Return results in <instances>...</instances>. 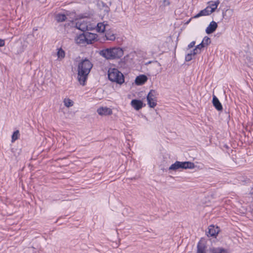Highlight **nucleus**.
Listing matches in <instances>:
<instances>
[{
	"instance_id": "obj_1",
	"label": "nucleus",
	"mask_w": 253,
	"mask_h": 253,
	"mask_svg": "<svg viewBox=\"0 0 253 253\" xmlns=\"http://www.w3.org/2000/svg\"><path fill=\"white\" fill-rule=\"evenodd\" d=\"M93 67L92 63L87 58L82 60L78 66V80L82 85H85L88 75Z\"/></svg>"
},
{
	"instance_id": "obj_2",
	"label": "nucleus",
	"mask_w": 253,
	"mask_h": 253,
	"mask_svg": "<svg viewBox=\"0 0 253 253\" xmlns=\"http://www.w3.org/2000/svg\"><path fill=\"white\" fill-rule=\"evenodd\" d=\"M100 54L107 59L119 58L124 54V51L120 47L106 48L100 51Z\"/></svg>"
},
{
	"instance_id": "obj_3",
	"label": "nucleus",
	"mask_w": 253,
	"mask_h": 253,
	"mask_svg": "<svg viewBox=\"0 0 253 253\" xmlns=\"http://www.w3.org/2000/svg\"><path fill=\"white\" fill-rule=\"evenodd\" d=\"M109 79L119 84H122L124 82V77L123 74L116 69H110L108 73Z\"/></svg>"
},
{
	"instance_id": "obj_4",
	"label": "nucleus",
	"mask_w": 253,
	"mask_h": 253,
	"mask_svg": "<svg viewBox=\"0 0 253 253\" xmlns=\"http://www.w3.org/2000/svg\"><path fill=\"white\" fill-rule=\"evenodd\" d=\"M195 167L193 163L191 162H179L176 161L172 164L169 168V170L176 171L179 169H192Z\"/></svg>"
},
{
	"instance_id": "obj_5",
	"label": "nucleus",
	"mask_w": 253,
	"mask_h": 253,
	"mask_svg": "<svg viewBox=\"0 0 253 253\" xmlns=\"http://www.w3.org/2000/svg\"><path fill=\"white\" fill-rule=\"evenodd\" d=\"M158 93L155 90L151 89L147 96V100L149 106L154 108L157 105V95Z\"/></svg>"
},
{
	"instance_id": "obj_6",
	"label": "nucleus",
	"mask_w": 253,
	"mask_h": 253,
	"mask_svg": "<svg viewBox=\"0 0 253 253\" xmlns=\"http://www.w3.org/2000/svg\"><path fill=\"white\" fill-rule=\"evenodd\" d=\"M87 34H84L80 35L76 40V42L79 44L84 43L86 42L87 44L91 43V40L87 38Z\"/></svg>"
},
{
	"instance_id": "obj_7",
	"label": "nucleus",
	"mask_w": 253,
	"mask_h": 253,
	"mask_svg": "<svg viewBox=\"0 0 253 253\" xmlns=\"http://www.w3.org/2000/svg\"><path fill=\"white\" fill-rule=\"evenodd\" d=\"M219 229L217 227H215L213 225H210L208 228V231L207 232L208 236L215 237L219 232Z\"/></svg>"
},
{
	"instance_id": "obj_8",
	"label": "nucleus",
	"mask_w": 253,
	"mask_h": 253,
	"mask_svg": "<svg viewBox=\"0 0 253 253\" xmlns=\"http://www.w3.org/2000/svg\"><path fill=\"white\" fill-rule=\"evenodd\" d=\"M213 12V10H211L210 7L207 6L206 8L201 10L196 15L194 16L195 18H198L202 16L209 15Z\"/></svg>"
},
{
	"instance_id": "obj_9",
	"label": "nucleus",
	"mask_w": 253,
	"mask_h": 253,
	"mask_svg": "<svg viewBox=\"0 0 253 253\" xmlns=\"http://www.w3.org/2000/svg\"><path fill=\"white\" fill-rule=\"evenodd\" d=\"M130 104L136 110H139L143 107V102L140 100L133 99L131 100Z\"/></svg>"
},
{
	"instance_id": "obj_10",
	"label": "nucleus",
	"mask_w": 253,
	"mask_h": 253,
	"mask_svg": "<svg viewBox=\"0 0 253 253\" xmlns=\"http://www.w3.org/2000/svg\"><path fill=\"white\" fill-rule=\"evenodd\" d=\"M206 248L205 242L201 240L197 245V253H206Z\"/></svg>"
},
{
	"instance_id": "obj_11",
	"label": "nucleus",
	"mask_w": 253,
	"mask_h": 253,
	"mask_svg": "<svg viewBox=\"0 0 253 253\" xmlns=\"http://www.w3.org/2000/svg\"><path fill=\"white\" fill-rule=\"evenodd\" d=\"M100 115H109L112 114V110L107 107H100L97 110Z\"/></svg>"
},
{
	"instance_id": "obj_12",
	"label": "nucleus",
	"mask_w": 253,
	"mask_h": 253,
	"mask_svg": "<svg viewBox=\"0 0 253 253\" xmlns=\"http://www.w3.org/2000/svg\"><path fill=\"white\" fill-rule=\"evenodd\" d=\"M217 28V23L215 22L212 21L210 23L209 26L207 28L206 32L208 34H211L215 31Z\"/></svg>"
},
{
	"instance_id": "obj_13",
	"label": "nucleus",
	"mask_w": 253,
	"mask_h": 253,
	"mask_svg": "<svg viewBox=\"0 0 253 253\" xmlns=\"http://www.w3.org/2000/svg\"><path fill=\"white\" fill-rule=\"evenodd\" d=\"M147 79L148 78L145 75H142L136 78L135 83L137 85H142L147 81Z\"/></svg>"
},
{
	"instance_id": "obj_14",
	"label": "nucleus",
	"mask_w": 253,
	"mask_h": 253,
	"mask_svg": "<svg viewBox=\"0 0 253 253\" xmlns=\"http://www.w3.org/2000/svg\"><path fill=\"white\" fill-rule=\"evenodd\" d=\"M212 103L213 105L218 111H221L222 110V106L221 103L215 95L213 96Z\"/></svg>"
},
{
	"instance_id": "obj_15",
	"label": "nucleus",
	"mask_w": 253,
	"mask_h": 253,
	"mask_svg": "<svg viewBox=\"0 0 253 253\" xmlns=\"http://www.w3.org/2000/svg\"><path fill=\"white\" fill-rule=\"evenodd\" d=\"M210 251L211 253H227L226 250L221 248H212Z\"/></svg>"
},
{
	"instance_id": "obj_16",
	"label": "nucleus",
	"mask_w": 253,
	"mask_h": 253,
	"mask_svg": "<svg viewBox=\"0 0 253 253\" xmlns=\"http://www.w3.org/2000/svg\"><path fill=\"white\" fill-rule=\"evenodd\" d=\"M107 24H104V23H98L97 25L96 30L98 32L103 33L106 29Z\"/></svg>"
},
{
	"instance_id": "obj_17",
	"label": "nucleus",
	"mask_w": 253,
	"mask_h": 253,
	"mask_svg": "<svg viewBox=\"0 0 253 253\" xmlns=\"http://www.w3.org/2000/svg\"><path fill=\"white\" fill-rule=\"evenodd\" d=\"M105 37L107 40L114 41L116 39L115 35L111 31H107L105 33Z\"/></svg>"
},
{
	"instance_id": "obj_18",
	"label": "nucleus",
	"mask_w": 253,
	"mask_h": 253,
	"mask_svg": "<svg viewBox=\"0 0 253 253\" xmlns=\"http://www.w3.org/2000/svg\"><path fill=\"white\" fill-rule=\"evenodd\" d=\"M55 19L58 22H62L67 19V16L65 14L59 13L55 16Z\"/></svg>"
},
{
	"instance_id": "obj_19",
	"label": "nucleus",
	"mask_w": 253,
	"mask_h": 253,
	"mask_svg": "<svg viewBox=\"0 0 253 253\" xmlns=\"http://www.w3.org/2000/svg\"><path fill=\"white\" fill-rule=\"evenodd\" d=\"M57 55L58 56V59L59 60H61L62 59H63L65 57V51L61 48H58V51L57 52Z\"/></svg>"
},
{
	"instance_id": "obj_20",
	"label": "nucleus",
	"mask_w": 253,
	"mask_h": 253,
	"mask_svg": "<svg viewBox=\"0 0 253 253\" xmlns=\"http://www.w3.org/2000/svg\"><path fill=\"white\" fill-rule=\"evenodd\" d=\"M76 27L82 31L87 30V26H86L84 23H80L79 22L76 23Z\"/></svg>"
},
{
	"instance_id": "obj_21",
	"label": "nucleus",
	"mask_w": 253,
	"mask_h": 253,
	"mask_svg": "<svg viewBox=\"0 0 253 253\" xmlns=\"http://www.w3.org/2000/svg\"><path fill=\"white\" fill-rule=\"evenodd\" d=\"M210 4L208 6L210 7L211 10H213V12L217 8V6L219 4V0H216L214 2L211 1L210 2Z\"/></svg>"
},
{
	"instance_id": "obj_22",
	"label": "nucleus",
	"mask_w": 253,
	"mask_h": 253,
	"mask_svg": "<svg viewBox=\"0 0 253 253\" xmlns=\"http://www.w3.org/2000/svg\"><path fill=\"white\" fill-rule=\"evenodd\" d=\"M20 136V133L18 130L14 131L11 137V142H14L17 140Z\"/></svg>"
},
{
	"instance_id": "obj_23",
	"label": "nucleus",
	"mask_w": 253,
	"mask_h": 253,
	"mask_svg": "<svg viewBox=\"0 0 253 253\" xmlns=\"http://www.w3.org/2000/svg\"><path fill=\"white\" fill-rule=\"evenodd\" d=\"M64 103L67 107H70L73 105V101L69 98H65L64 100Z\"/></svg>"
},
{
	"instance_id": "obj_24",
	"label": "nucleus",
	"mask_w": 253,
	"mask_h": 253,
	"mask_svg": "<svg viewBox=\"0 0 253 253\" xmlns=\"http://www.w3.org/2000/svg\"><path fill=\"white\" fill-rule=\"evenodd\" d=\"M211 39L209 37L206 36L204 37L202 41V42L204 43V44L206 46L209 45L211 43Z\"/></svg>"
},
{
	"instance_id": "obj_25",
	"label": "nucleus",
	"mask_w": 253,
	"mask_h": 253,
	"mask_svg": "<svg viewBox=\"0 0 253 253\" xmlns=\"http://www.w3.org/2000/svg\"><path fill=\"white\" fill-rule=\"evenodd\" d=\"M85 34H87V38H90V39L89 40H91V41L92 40H94V39H96V35L95 34H91V33H85Z\"/></svg>"
},
{
	"instance_id": "obj_26",
	"label": "nucleus",
	"mask_w": 253,
	"mask_h": 253,
	"mask_svg": "<svg viewBox=\"0 0 253 253\" xmlns=\"http://www.w3.org/2000/svg\"><path fill=\"white\" fill-rule=\"evenodd\" d=\"M170 2L169 0H163L162 1V4L161 6H164L165 7L166 6H168L169 5Z\"/></svg>"
},
{
	"instance_id": "obj_27",
	"label": "nucleus",
	"mask_w": 253,
	"mask_h": 253,
	"mask_svg": "<svg viewBox=\"0 0 253 253\" xmlns=\"http://www.w3.org/2000/svg\"><path fill=\"white\" fill-rule=\"evenodd\" d=\"M192 55L190 53H187L185 56V61H190L192 59Z\"/></svg>"
},
{
	"instance_id": "obj_28",
	"label": "nucleus",
	"mask_w": 253,
	"mask_h": 253,
	"mask_svg": "<svg viewBox=\"0 0 253 253\" xmlns=\"http://www.w3.org/2000/svg\"><path fill=\"white\" fill-rule=\"evenodd\" d=\"M200 50H199L196 47L195 48L192 50L191 51L190 53L193 55H196L197 54H199L200 53Z\"/></svg>"
},
{
	"instance_id": "obj_29",
	"label": "nucleus",
	"mask_w": 253,
	"mask_h": 253,
	"mask_svg": "<svg viewBox=\"0 0 253 253\" xmlns=\"http://www.w3.org/2000/svg\"><path fill=\"white\" fill-rule=\"evenodd\" d=\"M205 46H206L204 44V43L202 42H201V43L197 45L196 46V47L201 52V49L203 48Z\"/></svg>"
},
{
	"instance_id": "obj_30",
	"label": "nucleus",
	"mask_w": 253,
	"mask_h": 253,
	"mask_svg": "<svg viewBox=\"0 0 253 253\" xmlns=\"http://www.w3.org/2000/svg\"><path fill=\"white\" fill-rule=\"evenodd\" d=\"M195 41L192 42L188 44L187 49H189L195 46Z\"/></svg>"
},
{
	"instance_id": "obj_31",
	"label": "nucleus",
	"mask_w": 253,
	"mask_h": 253,
	"mask_svg": "<svg viewBox=\"0 0 253 253\" xmlns=\"http://www.w3.org/2000/svg\"><path fill=\"white\" fill-rule=\"evenodd\" d=\"M5 42L3 40L0 39V47L3 46L4 45Z\"/></svg>"
},
{
	"instance_id": "obj_32",
	"label": "nucleus",
	"mask_w": 253,
	"mask_h": 253,
	"mask_svg": "<svg viewBox=\"0 0 253 253\" xmlns=\"http://www.w3.org/2000/svg\"><path fill=\"white\" fill-rule=\"evenodd\" d=\"M247 59L249 62H252L253 61V58L252 57H249V58L247 57Z\"/></svg>"
}]
</instances>
